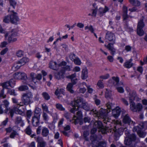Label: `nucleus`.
<instances>
[{"instance_id":"1","label":"nucleus","mask_w":147,"mask_h":147,"mask_svg":"<svg viewBox=\"0 0 147 147\" xmlns=\"http://www.w3.org/2000/svg\"><path fill=\"white\" fill-rule=\"evenodd\" d=\"M74 104V106L70 110V111L72 113H74L75 111H77L78 108L79 107L82 108L86 111L90 110L88 104L86 101H84L82 98H78L75 100Z\"/></svg>"},{"instance_id":"2","label":"nucleus","mask_w":147,"mask_h":147,"mask_svg":"<svg viewBox=\"0 0 147 147\" xmlns=\"http://www.w3.org/2000/svg\"><path fill=\"white\" fill-rule=\"evenodd\" d=\"M33 97V94L31 92L23 94L21 97V102H20V104L18 105L23 106L24 105H28L31 104L33 102L32 100Z\"/></svg>"},{"instance_id":"3","label":"nucleus","mask_w":147,"mask_h":147,"mask_svg":"<svg viewBox=\"0 0 147 147\" xmlns=\"http://www.w3.org/2000/svg\"><path fill=\"white\" fill-rule=\"evenodd\" d=\"M8 11L10 15L5 16L3 19V22L6 23L10 22L12 23L16 24L19 20L17 13L12 10H9Z\"/></svg>"},{"instance_id":"4","label":"nucleus","mask_w":147,"mask_h":147,"mask_svg":"<svg viewBox=\"0 0 147 147\" xmlns=\"http://www.w3.org/2000/svg\"><path fill=\"white\" fill-rule=\"evenodd\" d=\"M94 127L91 130V133L94 134L96 131L97 129H98L99 132H101L102 134H105L107 132V131L106 127L104 126L100 121H96L94 123Z\"/></svg>"},{"instance_id":"5","label":"nucleus","mask_w":147,"mask_h":147,"mask_svg":"<svg viewBox=\"0 0 147 147\" xmlns=\"http://www.w3.org/2000/svg\"><path fill=\"white\" fill-rule=\"evenodd\" d=\"M125 134L126 136L125 138L124 143L127 145H130V147H136V144L131 145L136 139V137L134 134H130L128 131H125Z\"/></svg>"},{"instance_id":"6","label":"nucleus","mask_w":147,"mask_h":147,"mask_svg":"<svg viewBox=\"0 0 147 147\" xmlns=\"http://www.w3.org/2000/svg\"><path fill=\"white\" fill-rule=\"evenodd\" d=\"M114 104L112 103L108 102L106 105L107 107L109 110H107L108 112H109L111 109L112 110V115L115 118L118 117L121 111V109L118 107H116L115 109H113L114 107Z\"/></svg>"},{"instance_id":"7","label":"nucleus","mask_w":147,"mask_h":147,"mask_svg":"<svg viewBox=\"0 0 147 147\" xmlns=\"http://www.w3.org/2000/svg\"><path fill=\"white\" fill-rule=\"evenodd\" d=\"M13 77L16 79H23V82L24 84H28L30 86H32L29 84V81H31V80L30 78H28L26 74L24 72H19L16 73L13 75Z\"/></svg>"},{"instance_id":"8","label":"nucleus","mask_w":147,"mask_h":147,"mask_svg":"<svg viewBox=\"0 0 147 147\" xmlns=\"http://www.w3.org/2000/svg\"><path fill=\"white\" fill-rule=\"evenodd\" d=\"M20 107L19 106L15 107L13 109H10L8 110L7 111H5V112L7 114H10V116L11 117H13L14 113L22 115H24L25 114L24 113L25 109L24 108L22 110H21L20 109Z\"/></svg>"},{"instance_id":"9","label":"nucleus","mask_w":147,"mask_h":147,"mask_svg":"<svg viewBox=\"0 0 147 147\" xmlns=\"http://www.w3.org/2000/svg\"><path fill=\"white\" fill-rule=\"evenodd\" d=\"M17 33L15 32L9 31L5 35V40L7 41L9 43H11L16 42L17 40L16 36Z\"/></svg>"},{"instance_id":"10","label":"nucleus","mask_w":147,"mask_h":147,"mask_svg":"<svg viewBox=\"0 0 147 147\" xmlns=\"http://www.w3.org/2000/svg\"><path fill=\"white\" fill-rule=\"evenodd\" d=\"M115 123L117 124L116 126H114L115 129H113V131L115 132H117L118 133V134H117V136H116V133L115 134V139L118 140L120 135L122 134L124 129L127 128V127L125 126H123V127L118 128L117 127V125H121V122L120 121H117L115 122Z\"/></svg>"},{"instance_id":"11","label":"nucleus","mask_w":147,"mask_h":147,"mask_svg":"<svg viewBox=\"0 0 147 147\" xmlns=\"http://www.w3.org/2000/svg\"><path fill=\"white\" fill-rule=\"evenodd\" d=\"M123 122L124 123L123 126L127 127V126L129 125L130 126H135V125L136 124L135 122L132 121L129 115L128 114H127L124 115H123Z\"/></svg>"},{"instance_id":"12","label":"nucleus","mask_w":147,"mask_h":147,"mask_svg":"<svg viewBox=\"0 0 147 147\" xmlns=\"http://www.w3.org/2000/svg\"><path fill=\"white\" fill-rule=\"evenodd\" d=\"M143 128V124L138 125L133 127V131L134 132H136L140 137L144 138L146 136V133L142 131Z\"/></svg>"},{"instance_id":"13","label":"nucleus","mask_w":147,"mask_h":147,"mask_svg":"<svg viewBox=\"0 0 147 147\" xmlns=\"http://www.w3.org/2000/svg\"><path fill=\"white\" fill-rule=\"evenodd\" d=\"M144 25L143 20H140L138 22L137 29V34L140 36H142L144 34V32L142 29Z\"/></svg>"},{"instance_id":"14","label":"nucleus","mask_w":147,"mask_h":147,"mask_svg":"<svg viewBox=\"0 0 147 147\" xmlns=\"http://www.w3.org/2000/svg\"><path fill=\"white\" fill-rule=\"evenodd\" d=\"M130 106L131 110L135 112L140 111L142 108L141 104L138 103L136 105L135 103L133 101H130Z\"/></svg>"},{"instance_id":"15","label":"nucleus","mask_w":147,"mask_h":147,"mask_svg":"<svg viewBox=\"0 0 147 147\" xmlns=\"http://www.w3.org/2000/svg\"><path fill=\"white\" fill-rule=\"evenodd\" d=\"M3 104L0 105V114H2L3 113L5 112V111L9 110L10 108H8L9 102L7 100H4L3 102Z\"/></svg>"},{"instance_id":"16","label":"nucleus","mask_w":147,"mask_h":147,"mask_svg":"<svg viewBox=\"0 0 147 147\" xmlns=\"http://www.w3.org/2000/svg\"><path fill=\"white\" fill-rule=\"evenodd\" d=\"M30 76L32 79L31 81L30 80L29 81V82H32V81L34 83H36L37 82V81H40L42 79V75L40 74H36L33 73H32L30 74Z\"/></svg>"},{"instance_id":"17","label":"nucleus","mask_w":147,"mask_h":147,"mask_svg":"<svg viewBox=\"0 0 147 147\" xmlns=\"http://www.w3.org/2000/svg\"><path fill=\"white\" fill-rule=\"evenodd\" d=\"M119 80L118 77L113 76L112 77V79L110 81L112 85L115 86H118L119 84L121 86L123 85V83L121 82H119Z\"/></svg>"},{"instance_id":"18","label":"nucleus","mask_w":147,"mask_h":147,"mask_svg":"<svg viewBox=\"0 0 147 147\" xmlns=\"http://www.w3.org/2000/svg\"><path fill=\"white\" fill-rule=\"evenodd\" d=\"M105 38L110 42H113V44L115 43V38L114 34L111 32L108 31L106 34Z\"/></svg>"},{"instance_id":"19","label":"nucleus","mask_w":147,"mask_h":147,"mask_svg":"<svg viewBox=\"0 0 147 147\" xmlns=\"http://www.w3.org/2000/svg\"><path fill=\"white\" fill-rule=\"evenodd\" d=\"M36 140L38 143L37 146L38 147H45L46 145V143L42 137H37L36 139Z\"/></svg>"},{"instance_id":"20","label":"nucleus","mask_w":147,"mask_h":147,"mask_svg":"<svg viewBox=\"0 0 147 147\" xmlns=\"http://www.w3.org/2000/svg\"><path fill=\"white\" fill-rule=\"evenodd\" d=\"M16 128V127L14 126L12 128L11 127H9L6 129L7 133L11 132V134L10 135V138H13L17 135V132L15 130V128Z\"/></svg>"},{"instance_id":"21","label":"nucleus","mask_w":147,"mask_h":147,"mask_svg":"<svg viewBox=\"0 0 147 147\" xmlns=\"http://www.w3.org/2000/svg\"><path fill=\"white\" fill-rule=\"evenodd\" d=\"M113 44L112 43H109L107 45H105V47L111 51V53L112 55H114L115 53V49L113 47Z\"/></svg>"},{"instance_id":"22","label":"nucleus","mask_w":147,"mask_h":147,"mask_svg":"<svg viewBox=\"0 0 147 147\" xmlns=\"http://www.w3.org/2000/svg\"><path fill=\"white\" fill-rule=\"evenodd\" d=\"M40 117L39 116H34L32 118V123L34 127L38 126L39 124V119Z\"/></svg>"},{"instance_id":"23","label":"nucleus","mask_w":147,"mask_h":147,"mask_svg":"<svg viewBox=\"0 0 147 147\" xmlns=\"http://www.w3.org/2000/svg\"><path fill=\"white\" fill-rule=\"evenodd\" d=\"M91 113L94 116L102 117H103V113L100 111L98 112L95 109H93Z\"/></svg>"},{"instance_id":"24","label":"nucleus","mask_w":147,"mask_h":147,"mask_svg":"<svg viewBox=\"0 0 147 147\" xmlns=\"http://www.w3.org/2000/svg\"><path fill=\"white\" fill-rule=\"evenodd\" d=\"M49 67L50 68L54 70H58L59 67V64L55 62L51 61L49 63Z\"/></svg>"},{"instance_id":"25","label":"nucleus","mask_w":147,"mask_h":147,"mask_svg":"<svg viewBox=\"0 0 147 147\" xmlns=\"http://www.w3.org/2000/svg\"><path fill=\"white\" fill-rule=\"evenodd\" d=\"M129 101H133L137 98L136 92L134 91H132L129 93Z\"/></svg>"},{"instance_id":"26","label":"nucleus","mask_w":147,"mask_h":147,"mask_svg":"<svg viewBox=\"0 0 147 147\" xmlns=\"http://www.w3.org/2000/svg\"><path fill=\"white\" fill-rule=\"evenodd\" d=\"M41 106L43 112H46L47 113L51 115H52V112L49 111L48 107L45 103H43L42 104Z\"/></svg>"},{"instance_id":"27","label":"nucleus","mask_w":147,"mask_h":147,"mask_svg":"<svg viewBox=\"0 0 147 147\" xmlns=\"http://www.w3.org/2000/svg\"><path fill=\"white\" fill-rule=\"evenodd\" d=\"M64 71L61 70L59 72L55 74V77L57 79L59 80L64 77Z\"/></svg>"},{"instance_id":"28","label":"nucleus","mask_w":147,"mask_h":147,"mask_svg":"<svg viewBox=\"0 0 147 147\" xmlns=\"http://www.w3.org/2000/svg\"><path fill=\"white\" fill-rule=\"evenodd\" d=\"M22 66L19 61L15 63L12 67L13 70L16 71L19 69Z\"/></svg>"},{"instance_id":"29","label":"nucleus","mask_w":147,"mask_h":147,"mask_svg":"<svg viewBox=\"0 0 147 147\" xmlns=\"http://www.w3.org/2000/svg\"><path fill=\"white\" fill-rule=\"evenodd\" d=\"M72 83H69L67 86V90L71 93H73L74 92V90L72 89V88L74 85L76 84V82H73L72 81Z\"/></svg>"},{"instance_id":"30","label":"nucleus","mask_w":147,"mask_h":147,"mask_svg":"<svg viewBox=\"0 0 147 147\" xmlns=\"http://www.w3.org/2000/svg\"><path fill=\"white\" fill-rule=\"evenodd\" d=\"M49 131L48 129L45 127H43L42 131V136L47 137L49 135Z\"/></svg>"},{"instance_id":"31","label":"nucleus","mask_w":147,"mask_h":147,"mask_svg":"<svg viewBox=\"0 0 147 147\" xmlns=\"http://www.w3.org/2000/svg\"><path fill=\"white\" fill-rule=\"evenodd\" d=\"M132 59H131L129 60L126 61L123 64L124 66L127 68L131 67L133 65V63L131 62Z\"/></svg>"},{"instance_id":"32","label":"nucleus","mask_w":147,"mask_h":147,"mask_svg":"<svg viewBox=\"0 0 147 147\" xmlns=\"http://www.w3.org/2000/svg\"><path fill=\"white\" fill-rule=\"evenodd\" d=\"M64 92V90L63 89H57L55 92V94L57 96L58 98L60 99L61 96H60L61 94H63Z\"/></svg>"},{"instance_id":"33","label":"nucleus","mask_w":147,"mask_h":147,"mask_svg":"<svg viewBox=\"0 0 147 147\" xmlns=\"http://www.w3.org/2000/svg\"><path fill=\"white\" fill-rule=\"evenodd\" d=\"M15 123L21 126H23L24 125L23 121L22 120L21 117H17Z\"/></svg>"},{"instance_id":"34","label":"nucleus","mask_w":147,"mask_h":147,"mask_svg":"<svg viewBox=\"0 0 147 147\" xmlns=\"http://www.w3.org/2000/svg\"><path fill=\"white\" fill-rule=\"evenodd\" d=\"M87 73V70L86 68L83 69L81 76V77L82 79H85L87 78L88 77Z\"/></svg>"},{"instance_id":"35","label":"nucleus","mask_w":147,"mask_h":147,"mask_svg":"<svg viewBox=\"0 0 147 147\" xmlns=\"http://www.w3.org/2000/svg\"><path fill=\"white\" fill-rule=\"evenodd\" d=\"M130 3L133 6H138L140 5V2L138 0H129Z\"/></svg>"},{"instance_id":"36","label":"nucleus","mask_w":147,"mask_h":147,"mask_svg":"<svg viewBox=\"0 0 147 147\" xmlns=\"http://www.w3.org/2000/svg\"><path fill=\"white\" fill-rule=\"evenodd\" d=\"M136 10H124L123 14V17L124 20H126L128 18V16L127 13L128 10L130 12H134L136 11Z\"/></svg>"},{"instance_id":"37","label":"nucleus","mask_w":147,"mask_h":147,"mask_svg":"<svg viewBox=\"0 0 147 147\" xmlns=\"http://www.w3.org/2000/svg\"><path fill=\"white\" fill-rule=\"evenodd\" d=\"M42 94L45 100H48L50 99V96L47 92H43Z\"/></svg>"},{"instance_id":"38","label":"nucleus","mask_w":147,"mask_h":147,"mask_svg":"<svg viewBox=\"0 0 147 147\" xmlns=\"http://www.w3.org/2000/svg\"><path fill=\"white\" fill-rule=\"evenodd\" d=\"M9 3L13 9H15L17 3L15 0H11L9 1Z\"/></svg>"},{"instance_id":"39","label":"nucleus","mask_w":147,"mask_h":147,"mask_svg":"<svg viewBox=\"0 0 147 147\" xmlns=\"http://www.w3.org/2000/svg\"><path fill=\"white\" fill-rule=\"evenodd\" d=\"M29 61L28 58L27 57L23 58L19 61L22 65H24L26 63Z\"/></svg>"},{"instance_id":"40","label":"nucleus","mask_w":147,"mask_h":147,"mask_svg":"<svg viewBox=\"0 0 147 147\" xmlns=\"http://www.w3.org/2000/svg\"><path fill=\"white\" fill-rule=\"evenodd\" d=\"M92 10L91 13H89L88 14L89 16H92L93 17H95L97 14H98V10Z\"/></svg>"},{"instance_id":"41","label":"nucleus","mask_w":147,"mask_h":147,"mask_svg":"<svg viewBox=\"0 0 147 147\" xmlns=\"http://www.w3.org/2000/svg\"><path fill=\"white\" fill-rule=\"evenodd\" d=\"M55 107L57 109L60 111H64L65 110V108L63 107L61 104L59 103L56 104L55 105Z\"/></svg>"},{"instance_id":"42","label":"nucleus","mask_w":147,"mask_h":147,"mask_svg":"<svg viewBox=\"0 0 147 147\" xmlns=\"http://www.w3.org/2000/svg\"><path fill=\"white\" fill-rule=\"evenodd\" d=\"M41 111V109H40L37 107L35 109V110L34 111V116H39L40 117V112Z\"/></svg>"},{"instance_id":"43","label":"nucleus","mask_w":147,"mask_h":147,"mask_svg":"<svg viewBox=\"0 0 147 147\" xmlns=\"http://www.w3.org/2000/svg\"><path fill=\"white\" fill-rule=\"evenodd\" d=\"M119 85L118 86H115L117 90L120 93H123L124 92V89L122 87L123 86H121V85L119 84ZM123 85H124L123 84Z\"/></svg>"},{"instance_id":"44","label":"nucleus","mask_w":147,"mask_h":147,"mask_svg":"<svg viewBox=\"0 0 147 147\" xmlns=\"http://www.w3.org/2000/svg\"><path fill=\"white\" fill-rule=\"evenodd\" d=\"M42 117L43 120L46 121H48L49 119V117L47 113L45 112H42Z\"/></svg>"},{"instance_id":"45","label":"nucleus","mask_w":147,"mask_h":147,"mask_svg":"<svg viewBox=\"0 0 147 147\" xmlns=\"http://www.w3.org/2000/svg\"><path fill=\"white\" fill-rule=\"evenodd\" d=\"M2 86L3 88L9 89V87H11V84L8 82H6L2 84Z\"/></svg>"},{"instance_id":"46","label":"nucleus","mask_w":147,"mask_h":147,"mask_svg":"<svg viewBox=\"0 0 147 147\" xmlns=\"http://www.w3.org/2000/svg\"><path fill=\"white\" fill-rule=\"evenodd\" d=\"M70 122L72 123H74L75 124L78 123V118L75 115L74 116L72 120H70Z\"/></svg>"},{"instance_id":"47","label":"nucleus","mask_w":147,"mask_h":147,"mask_svg":"<svg viewBox=\"0 0 147 147\" xmlns=\"http://www.w3.org/2000/svg\"><path fill=\"white\" fill-rule=\"evenodd\" d=\"M7 92L10 95L14 96H16L17 95V93L14 89L9 90H8Z\"/></svg>"},{"instance_id":"48","label":"nucleus","mask_w":147,"mask_h":147,"mask_svg":"<svg viewBox=\"0 0 147 147\" xmlns=\"http://www.w3.org/2000/svg\"><path fill=\"white\" fill-rule=\"evenodd\" d=\"M26 133L27 134L30 135L32 133V130L29 126H28L25 130Z\"/></svg>"},{"instance_id":"49","label":"nucleus","mask_w":147,"mask_h":147,"mask_svg":"<svg viewBox=\"0 0 147 147\" xmlns=\"http://www.w3.org/2000/svg\"><path fill=\"white\" fill-rule=\"evenodd\" d=\"M72 68L70 66L66 65L65 67H62V69L61 70L64 71V72L65 71H69L71 70V68Z\"/></svg>"},{"instance_id":"50","label":"nucleus","mask_w":147,"mask_h":147,"mask_svg":"<svg viewBox=\"0 0 147 147\" xmlns=\"http://www.w3.org/2000/svg\"><path fill=\"white\" fill-rule=\"evenodd\" d=\"M12 101L14 103L16 104V107L22 106L21 105H18L20 104V102L19 103L18 102V100L15 98H12Z\"/></svg>"},{"instance_id":"51","label":"nucleus","mask_w":147,"mask_h":147,"mask_svg":"<svg viewBox=\"0 0 147 147\" xmlns=\"http://www.w3.org/2000/svg\"><path fill=\"white\" fill-rule=\"evenodd\" d=\"M84 28L86 30L88 29V30L92 33L94 32V30L92 26V25H90V26H87L85 27Z\"/></svg>"},{"instance_id":"52","label":"nucleus","mask_w":147,"mask_h":147,"mask_svg":"<svg viewBox=\"0 0 147 147\" xmlns=\"http://www.w3.org/2000/svg\"><path fill=\"white\" fill-rule=\"evenodd\" d=\"M89 135V133L88 131H85L84 132L83 136L86 141H88L89 140V138L88 137Z\"/></svg>"},{"instance_id":"53","label":"nucleus","mask_w":147,"mask_h":147,"mask_svg":"<svg viewBox=\"0 0 147 147\" xmlns=\"http://www.w3.org/2000/svg\"><path fill=\"white\" fill-rule=\"evenodd\" d=\"M97 85L100 88H102L104 87V84L101 80H99L98 82Z\"/></svg>"},{"instance_id":"54","label":"nucleus","mask_w":147,"mask_h":147,"mask_svg":"<svg viewBox=\"0 0 147 147\" xmlns=\"http://www.w3.org/2000/svg\"><path fill=\"white\" fill-rule=\"evenodd\" d=\"M94 99L96 104L97 105H99L100 103V101L99 99L97 98V96L96 95L94 96Z\"/></svg>"},{"instance_id":"55","label":"nucleus","mask_w":147,"mask_h":147,"mask_svg":"<svg viewBox=\"0 0 147 147\" xmlns=\"http://www.w3.org/2000/svg\"><path fill=\"white\" fill-rule=\"evenodd\" d=\"M76 73H74V74H73L71 75L68 76H67V77L68 78L71 79V81H72L73 82H76V81L74 80H73V79L74 78H75L76 77Z\"/></svg>"},{"instance_id":"56","label":"nucleus","mask_w":147,"mask_h":147,"mask_svg":"<svg viewBox=\"0 0 147 147\" xmlns=\"http://www.w3.org/2000/svg\"><path fill=\"white\" fill-rule=\"evenodd\" d=\"M19 90L21 91H24L28 89V87L25 85H23L20 86L19 88Z\"/></svg>"},{"instance_id":"57","label":"nucleus","mask_w":147,"mask_h":147,"mask_svg":"<svg viewBox=\"0 0 147 147\" xmlns=\"http://www.w3.org/2000/svg\"><path fill=\"white\" fill-rule=\"evenodd\" d=\"M108 10H98V15L102 16Z\"/></svg>"},{"instance_id":"58","label":"nucleus","mask_w":147,"mask_h":147,"mask_svg":"<svg viewBox=\"0 0 147 147\" xmlns=\"http://www.w3.org/2000/svg\"><path fill=\"white\" fill-rule=\"evenodd\" d=\"M4 89L3 88L1 91L0 93V98H5L6 95L4 94Z\"/></svg>"},{"instance_id":"59","label":"nucleus","mask_w":147,"mask_h":147,"mask_svg":"<svg viewBox=\"0 0 147 147\" xmlns=\"http://www.w3.org/2000/svg\"><path fill=\"white\" fill-rule=\"evenodd\" d=\"M16 55L18 57H21L23 55V52L20 50H19L16 52Z\"/></svg>"},{"instance_id":"60","label":"nucleus","mask_w":147,"mask_h":147,"mask_svg":"<svg viewBox=\"0 0 147 147\" xmlns=\"http://www.w3.org/2000/svg\"><path fill=\"white\" fill-rule=\"evenodd\" d=\"M106 143L104 142H100L97 147H106Z\"/></svg>"},{"instance_id":"61","label":"nucleus","mask_w":147,"mask_h":147,"mask_svg":"<svg viewBox=\"0 0 147 147\" xmlns=\"http://www.w3.org/2000/svg\"><path fill=\"white\" fill-rule=\"evenodd\" d=\"M9 84H11V87L13 88L15 84V81L14 79H11L8 82Z\"/></svg>"},{"instance_id":"62","label":"nucleus","mask_w":147,"mask_h":147,"mask_svg":"<svg viewBox=\"0 0 147 147\" xmlns=\"http://www.w3.org/2000/svg\"><path fill=\"white\" fill-rule=\"evenodd\" d=\"M88 91L90 93H92L94 92V91L90 87V86H86Z\"/></svg>"},{"instance_id":"63","label":"nucleus","mask_w":147,"mask_h":147,"mask_svg":"<svg viewBox=\"0 0 147 147\" xmlns=\"http://www.w3.org/2000/svg\"><path fill=\"white\" fill-rule=\"evenodd\" d=\"M8 42L6 41H4L3 42H1L0 45L1 47L2 48L5 47L8 44Z\"/></svg>"},{"instance_id":"64","label":"nucleus","mask_w":147,"mask_h":147,"mask_svg":"<svg viewBox=\"0 0 147 147\" xmlns=\"http://www.w3.org/2000/svg\"><path fill=\"white\" fill-rule=\"evenodd\" d=\"M74 61L76 65H80L81 64L80 60L78 58L76 59Z\"/></svg>"}]
</instances>
